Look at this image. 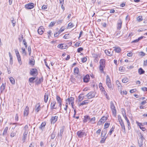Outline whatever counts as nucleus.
<instances>
[{"instance_id": "obj_1", "label": "nucleus", "mask_w": 147, "mask_h": 147, "mask_svg": "<svg viewBox=\"0 0 147 147\" xmlns=\"http://www.w3.org/2000/svg\"><path fill=\"white\" fill-rule=\"evenodd\" d=\"M106 84L107 86L110 90H113L112 85L111 83V80L109 76L107 75L106 76Z\"/></svg>"}, {"instance_id": "obj_2", "label": "nucleus", "mask_w": 147, "mask_h": 147, "mask_svg": "<svg viewBox=\"0 0 147 147\" xmlns=\"http://www.w3.org/2000/svg\"><path fill=\"white\" fill-rule=\"evenodd\" d=\"M77 135L78 138H82L86 136V134L84 130H80L77 132Z\"/></svg>"}, {"instance_id": "obj_3", "label": "nucleus", "mask_w": 147, "mask_h": 147, "mask_svg": "<svg viewBox=\"0 0 147 147\" xmlns=\"http://www.w3.org/2000/svg\"><path fill=\"white\" fill-rule=\"evenodd\" d=\"M110 107L113 114L115 115L116 113V111L115 105L112 101L110 102Z\"/></svg>"}, {"instance_id": "obj_4", "label": "nucleus", "mask_w": 147, "mask_h": 147, "mask_svg": "<svg viewBox=\"0 0 147 147\" xmlns=\"http://www.w3.org/2000/svg\"><path fill=\"white\" fill-rule=\"evenodd\" d=\"M142 136L141 134V135L140 136V138H139V139L138 140V145L140 147H143L142 146L143 145V140L144 139Z\"/></svg>"}, {"instance_id": "obj_5", "label": "nucleus", "mask_w": 147, "mask_h": 147, "mask_svg": "<svg viewBox=\"0 0 147 147\" xmlns=\"http://www.w3.org/2000/svg\"><path fill=\"white\" fill-rule=\"evenodd\" d=\"M34 4L33 3H29L25 5V8L28 9H31L34 7Z\"/></svg>"}, {"instance_id": "obj_6", "label": "nucleus", "mask_w": 147, "mask_h": 147, "mask_svg": "<svg viewBox=\"0 0 147 147\" xmlns=\"http://www.w3.org/2000/svg\"><path fill=\"white\" fill-rule=\"evenodd\" d=\"M92 120V118H91L90 116L88 115H86L84 117V119L83 120L84 122H88V123L91 121Z\"/></svg>"}, {"instance_id": "obj_7", "label": "nucleus", "mask_w": 147, "mask_h": 147, "mask_svg": "<svg viewBox=\"0 0 147 147\" xmlns=\"http://www.w3.org/2000/svg\"><path fill=\"white\" fill-rule=\"evenodd\" d=\"M74 98L73 97H70L69 98H68L67 100L68 101L69 104H71L72 107L73 108L74 104Z\"/></svg>"}, {"instance_id": "obj_8", "label": "nucleus", "mask_w": 147, "mask_h": 147, "mask_svg": "<svg viewBox=\"0 0 147 147\" xmlns=\"http://www.w3.org/2000/svg\"><path fill=\"white\" fill-rule=\"evenodd\" d=\"M56 99L57 102L59 104V106L61 108L62 99L58 95L56 96Z\"/></svg>"}, {"instance_id": "obj_9", "label": "nucleus", "mask_w": 147, "mask_h": 147, "mask_svg": "<svg viewBox=\"0 0 147 147\" xmlns=\"http://www.w3.org/2000/svg\"><path fill=\"white\" fill-rule=\"evenodd\" d=\"M107 118L106 117L103 116L98 122L99 125H101L104 123L107 120Z\"/></svg>"}, {"instance_id": "obj_10", "label": "nucleus", "mask_w": 147, "mask_h": 147, "mask_svg": "<svg viewBox=\"0 0 147 147\" xmlns=\"http://www.w3.org/2000/svg\"><path fill=\"white\" fill-rule=\"evenodd\" d=\"M38 73L37 70L35 68H33L30 69V74L31 76H34L37 74Z\"/></svg>"}, {"instance_id": "obj_11", "label": "nucleus", "mask_w": 147, "mask_h": 147, "mask_svg": "<svg viewBox=\"0 0 147 147\" xmlns=\"http://www.w3.org/2000/svg\"><path fill=\"white\" fill-rule=\"evenodd\" d=\"M105 52L106 55L109 56H112L113 55V51H112L111 49L105 50Z\"/></svg>"}, {"instance_id": "obj_12", "label": "nucleus", "mask_w": 147, "mask_h": 147, "mask_svg": "<svg viewBox=\"0 0 147 147\" xmlns=\"http://www.w3.org/2000/svg\"><path fill=\"white\" fill-rule=\"evenodd\" d=\"M29 113V107L26 106L24 109V116H27L28 114Z\"/></svg>"}, {"instance_id": "obj_13", "label": "nucleus", "mask_w": 147, "mask_h": 147, "mask_svg": "<svg viewBox=\"0 0 147 147\" xmlns=\"http://www.w3.org/2000/svg\"><path fill=\"white\" fill-rule=\"evenodd\" d=\"M92 58H94V61L95 63H97L98 60L99 58L98 57V55L96 54H92Z\"/></svg>"}, {"instance_id": "obj_14", "label": "nucleus", "mask_w": 147, "mask_h": 147, "mask_svg": "<svg viewBox=\"0 0 147 147\" xmlns=\"http://www.w3.org/2000/svg\"><path fill=\"white\" fill-rule=\"evenodd\" d=\"M58 116H55L52 117L51 118V123L53 124L55 123L57 121Z\"/></svg>"}, {"instance_id": "obj_15", "label": "nucleus", "mask_w": 147, "mask_h": 147, "mask_svg": "<svg viewBox=\"0 0 147 147\" xmlns=\"http://www.w3.org/2000/svg\"><path fill=\"white\" fill-rule=\"evenodd\" d=\"M44 31V29L42 26H40L38 30V34L40 35L43 34Z\"/></svg>"}, {"instance_id": "obj_16", "label": "nucleus", "mask_w": 147, "mask_h": 147, "mask_svg": "<svg viewBox=\"0 0 147 147\" xmlns=\"http://www.w3.org/2000/svg\"><path fill=\"white\" fill-rule=\"evenodd\" d=\"M122 23V22L121 20V19L119 20L117 27V28L118 30H120L121 29Z\"/></svg>"}, {"instance_id": "obj_17", "label": "nucleus", "mask_w": 147, "mask_h": 147, "mask_svg": "<svg viewBox=\"0 0 147 147\" xmlns=\"http://www.w3.org/2000/svg\"><path fill=\"white\" fill-rule=\"evenodd\" d=\"M56 103L55 101H53L51 103V109L53 110L54 109H57V108L56 107H55Z\"/></svg>"}, {"instance_id": "obj_18", "label": "nucleus", "mask_w": 147, "mask_h": 147, "mask_svg": "<svg viewBox=\"0 0 147 147\" xmlns=\"http://www.w3.org/2000/svg\"><path fill=\"white\" fill-rule=\"evenodd\" d=\"M89 79L90 78L89 75H86L83 78V81L84 82L87 83L89 81Z\"/></svg>"}, {"instance_id": "obj_19", "label": "nucleus", "mask_w": 147, "mask_h": 147, "mask_svg": "<svg viewBox=\"0 0 147 147\" xmlns=\"http://www.w3.org/2000/svg\"><path fill=\"white\" fill-rule=\"evenodd\" d=\"M49 97L48 93H46L44 96V101L45 103H47L48 101Z\"/></svg>"}, {"instance_id": "obj_20", "label": "nucleus", "mask_w": 147, "mask_h": 147, "mask_svg": "<svg viewBox=\"0 0 147 147\" xmlns=\"http://www.w3.org/2000/svg\"><path fill=\"white\" fill-rule=\"evenodd\" d=\"M105 60L104 59H101L100 62V65L105 66Z\"/></svg>"}, {"instance_id": "obj_21", "label": "nucleus", "mask_w": 147, "mask_h": 147, "mask_svg": "<svg viewBox=\"0 0 147 147\" xmlns=\"http://www.w3.org/2000/svg\"><path fill=\"white\" fill-rule=\"evenodd\" d=\"M16 56L18 59V62L19 64L20 65H21L22 63V62L21 61V58L20 56V54L16 55Z\"/></svg>"}, {"instance_id": "obj_22", "label": "nucleus", "mask_w": 147, "mask_h": 147, "mask_svg": "<svg viewBox=\"0 0 147 147\" xmlns=\"http://www.w3.org/2000/svg\"><path fill=\"white\" fill-rule=\"evenodd\" d=\"M144 36H141L140 37H139L137 39H136L135 40H133L132 42V43H136L138 42L140 40L142 39Z\"/></svg>"}, {"instance_id": "obj_23", "label": "nucleus", "mask_w": 147, "mask_h": 147, "mask_svg": "<svg viewBox=\"0 0 147 147\" xmlns=\"http://www.w3.org/2000/svg\"><path fill=\"white\" fill-rule=\"evenodd\" d=\"M138 73L140 75H141L144 74L145 71L142 68H140L138 69Z\"/></svg>"}, {"instance_id": "obj_24", "label": "nucleus", "mask_w": 147, "mask_h": 147, "mask_svg": "<svg viewBox=\"0 0 147 147\" xmlns=\"http://www.w3.org/2000/svg\"><path fill=\"white\" fill-rule=\"evenodd\" d=\"M28 127L27 125H26L24 127V133L25 134H28Z\"/></svg>"}, {"instance_id": "obj_25", "label": "nucleus", "mask_w": 147, "mask_h": 147, "mask_svg": "<svg viewBox=\"0 0 147 147\" xmlns=\"http://www.w3.org/2000/svg\"><path fill=\"white\" fill-rule=\"evenodd\" d=\"M114 48V50L115 51V52L119 53L121 51V49L120 47H115Z\"/></svg>"}, {"instance_id": "obj_26", "label": "nucleus", "mask_w": 147, "mask_h": 147, "mask_svg": "<svg viewBox=\"0 0 147 147\" xmlns=\"http://www.w3.org/2000/svg\"><path fill=\"white\" fill-rule=\"evenodd\" d=\"M46 125V123L45 122H42L39 126V128L41 129L42 130Z\"/></svg>"}, {"instance_id": "obj_27", "label": "nucleus", "mask_w": 147, "mask_h": 147, "mask_svg": "<svg viewBox=\"0 0 147 147\" xmlns=\"http://www.w3.org/2000/svg\"><path fill=\"white\" fill-rule=\"evenodd\" d=\"M22 50V53L23 56H26L27 55V53L26 52L25 49L23 47L21 48Z\"/></svg>"}, {"instance_id": "obj_28", "label": "nucleus", "mask_w": 147, "mask_h": 147, "mask_svg": "<svg viewBox=\"0 0 147 147\" xmlns=\"http://www.w3.org/2000/svg\"><path fill=\"white\" fill-rule=\"evenodd\" d=\"M36 108L35 110V111H36L37 112H38L40 109V104L39 103L37 104V105L36 106Z\"/></svg>"}, {"instance_id": "obj_29", "label": "nucleus", "mask_w": 147, "mask_h": 147, "mask_svg": "<svg viewBox=\"0 0 147 147\" xmlns=\"http://www.w3.org/2000/svg\"><path fill=\"white\" fill-rule=\"evenodd\" d=\"M64 45L65 46V45L63 44H59L58 45L57 47L61 49H65L64 47Z\"/></svg>"}, {"instance_id": "obj_30", "label": "nucleus", "mask_w": 147, "mask_h": 147, "mask_svg": "<svg viewBox=\"0 0 147 147\" xmlns=\"http://www.w3.org/2000/svg\"><path fill=\"white\" fill-rule=\"evenodd\" d=\"M107 133V130L106 129H105L104 130H103L101 134L102 135V137H105L106 134Z\"/></svg>"}, {"instance_id": "obj_31", "label": "nucleus", "mask_w": 147, "mask_h": 147, "mask_svg": "<svg viewBox=\"0 0 147 147\" xmlns=\"http://www.w3.org/2000/svg\"><path fill=\"white\" fill-rule=\"evenodd\" d=\"M64 131V127H62V129L60 131L59 133L58 134V135L61 137H62Z\"/></svg>"}, {"instance_id": "obj_32", "label": "nucleus", "mask_w": 147, "mask_h": 147, "mask_svg": "<svg viewBox=\"0 0 147 147\" xmlns=\"http://www.w3.org/2000/svg\"><path fill=\"white\" fill-rule=\"evenodd\" d=\"M27 134H25V133H24L22 137V140L23 141V142H24L27 138Z\"/></svg>"}, {"instance_id": "obj_33", "label": "nucleus", "mask_w": 147, "mask_h": 147, "mask_svg": "<svg viewBox=\"0 0 147 147\" xmlns=\"http://www.w3.org/2000/svg\"><path fill=\"white\" fill-rule=\"evenodd\" d=\"M120 125L121 126V128L122 129L124 130V131H125V128L124 123L123 121L119 123Z\"/></svg>"}, {"instance_id": "obj_34", "label": "nucleus", "mask_w": 147, "mask_h": 147, "mask_svg": "<svg viewBox=\"0 0 147 147\" xmlns=\"http://www.w3.org/2000/svg\"><path fill=\"white\" fill-rule=\"evenodd\" d=\"M9 80L11 83L14 84H15V81L14 79L12 77H11L9 78Z\"/></svg>"}, {"instance_id": "obj_35", "label": "nucleus", "mask_w": 147, "mask_h": 147, "mask_svg": "<svg viewBox=\"0 0 147 147\" xmlns=\"http://www.w3.org/2000/svg\"><path fill=\"white\" fill-rule=\"evenodd\" d=\"M84 96L83 94H80L78 97V100L79 101H81L84 98Z\"/></svg>"}, {"instance_id": "obj_36", "label": "nucleus", "mask_w": 147, "mask_h": 147, "mask_svg": "<svg viewBox=\"0 0 147 147\" xmlns=\"http://www.w3.org/2000/svg\"><path fill=\"white\" fill-rule=\"evenodd\" d=\"M5 88V84H3L1 86V92H2L4 90Z\"/></svg>"}, {"instance_id": "obj_37", "label": "nucleus", "mask_w": 147, "mask_h": 147, "mask_svg": "<svg viewBox=\"0 0 147 147\" xmlns=\"http://www.w3.org/2000/svg\"><path fill=\"white\" fill-rule=\"evenodd\" d=\"M142 16H139L137 18V20L139 22H141L143 20Z\"/></svg>"}, {"instance_id": "obj_38", "label": "nucleus", "mask_w": 147, "mask_h": 147, "mask_svg": "<svg viewBox=\"0 0 147 147\" xmlns=\"http://www.w3.org/2000/svg\"><path fill=\"white\" fill-rule=\"evenodd\" d=\"M129 81V79L127 78H125L122 79V82L123 83H126Z\"/></svg>"}, {"instance_id": "obj_39", "label": "nucleus", "mask_w": 147, "mask_h": 147, "mask_svg": "<svg viewBox=\"0 0 147 147\" xmlns=\"http://www.w3.org/2000/svg\"><path fill=\"white\" fill-rule=\"evenodd\" d=\"M36 78L35 77H31L29 78V81L31 83H33V81L35 80Z\"/></svg>"}, {"instance_id": "obj_40", "label": "nucleus", "mask_w": 147, "mask_h": 147, "mask_svg": "<svg viewBox=\"0 0 147 147\" xmlns=\"http://www.w3.org/2000/svg\"><path fill=\"white\" fill-rule=\"evenodd\" d=\"M88 102V100H84V101L82 102L81 103L80 105H83L86 104V103H87Z\"/></svg>"}, {"instance_id": "obj_41", "label": "nucleus", "mask_w": 147, "mask_h": 147, "mask_svg": "<svg viewBox=\"0 0 147 147\" xmlns=\"http://www.w3.org/2000/svg\"><path fill=\"white\" fill-rule=\"evenodd\" d=\"M43 78H40L36 82V84H40L41 82L43 81Z\"/></svg>"}, {"instance_id": "obj_42", "label": "nucleus", "mask_w": 147, "mask_h": 147, "mask_svg": "<svg viewBox=\"0 0 147 147\" xmlns=\"http://www.w3.org/2000/svg\"><path fill=\"white\" fill-rule=\"evenodd\" d=\"M31 59L32 60L30 59V60L29 63L31 65H34L35 63L34 61H33L32 58H31Z\"/></svg>"}, {"instance_id": "obj_43", "label": "nucleus", "mask_w": 147, "mask_h": 147, "mask_svg": "<svg viewBox=\"0 0 147 147\" xmlns=\"http://www.w3.org/2000/svg\"><path fill=\"white\" fill-rule=\"evenodd\" d=\"M125 68L123 67H120L119 68V70L121 72H124L125 71Z\"/></svg>"}, {"instance_id": "obj_44", "label": "nucleus", "mask_w": 147, "mask_h": 147, "mask_svg": "<svg viewBox=\"0 0 147 147\" xmlns=\"http://www.w3.org/2000/svg\"><path fill=\"white\" fill-rule=\"evenodd\" d=\"M55 136V134L54 132H53L51 134V138L52 139H53Z\"/></svg>"}, {"instance_id": "obj_45", "label": "nucleus", "mask_w": 147, "mask_h": 147, "mask_svg": "<svg viewBox=\"0 0 147 147\" xmlns=\"http://www.w3.org/2000/svg\"><path fill=\"white\" fill-rule=\"evenodd\" d=\"M114 129H115V127L113 126L109 131V134L110 135H111L112 134V132L113 131H114Z\"/></svg>"}, {"instance_id": "obj_46", "label": "nucleus", "mask_w": 147, "mask_h": 147, "mask_svg": "<svg viewBox=\"0 0 147 147\" xmlns=\"http://www.w3.org/2000/svg\"><path fill=\"white\" fill-rule=\"evenodd\" d=\"M109 125H110V123H106L105 124V125H104V127H105L104 129H105V128H108L109 127Z\"/></svg>"}, {"instance_id": "obj_47", "label": "nucleus", "mask_w": 147, "mask_h": 147, "mask_svg": "<svg viewBox=\"0 0 147 147\" xmlns=\"http://www.w3.org/2000/svg\"><path fill=\"white\" fill-rule=\"evenodd\" d=\"M8 127H6L5 128V129L3 131V135H4L7 133V131L8 129Z\"/></svg>"}, {"instance_id": "obj_48", "label": "nucleus", "mask_w": 147, "mask_h": 147, "mask_svg": "<svg viewBox=\"0 0 147 147\" xmlns=\"http://www.w3.org/2000/svg\"><path fill=\"white\" fill-rule=\"evenodd\" d=\"M74 71L75 73L78 74L79 72L78 68L77 67L75 68L74 69Z\"/></svg>"}, {"instance_id": "obj_49", "label": "nucleus", "mask_w": 147, "mask_h": 147, "mask_svg": "<svg viewBox=\"0 0 147 147\" xmlns=\"http://www.w3.org/2000/svg\"><path fill=\"white\" fill-rule=\"evenodd\" d=\"M103 137V138L101 139V140L100 141V142L101 143H104L105 142V140L106 138V137Z\"/></svg>"}, {"instance_id": "obj_50", "label": "nucleus", "mask_w": 147, "mask_h": 147, "mask_svg": "<svg viewBox=\"0 0 147 147\" xmlns=\"http://www.w3.org/2000/svg\"><path fill=\"white\" fill-rule=\"evenodd\" d=\"M23 43L24 45L26 48H27V43L26 42L25 39H23Z\"/></svg>"}, {"instance_id": "obj_51", "label": "nucleus", "mask_w": 147, "mask_h": 147, "mask_svg": "<svg viewBox=\"0 0 147 147\" xmlns=\"http://www.w3.org/2000/svg\"><path fill=\"white\" fill-rule=\"evenodd\" d=\"M28 50L29 53V55L30 56L31 55V48L30 46H29L28 47Z\"/></svg>"}, {"instance_id": "obj_52", "label": "nucleus", "mask_w": 147, "mask_h": 147, "mask_svg": "<svg viewBox=\"0 0 147 147\" xmlns=\"http://www.w3.org/2000/svg\"><path fill=\"white\" fill-rule=\"evenodd\" d=\"M56 22H51L50 24L49 25V27H52L55 24Z\"/></svg>"}, {"instance_id": "obj_53", "label": "nucleus", "mask_w": 147, "mask_h": 147, "mask_svg": "<svg viewBox=\"0 0 147 147\" xmlns=\"http://www.w3.org/2000/svg\"><path fill=\"white\" fill-rule=\"evenodd\" d=\"M118 119L119 123L123 122V121L121 116L119 115L118 116Z\"/></svg>"}, {"instance_id": "obj_54", "label": "nucleus", "mask_w": 147, "mask_h": 147, "mask_svg": "<svg viewBox=\"0 0 147 147\" xmlns=\"http://www.w3.org/2000/svg\"><path fill=\"white\" fill-rule=\"evenodd\" d=\"M92 93L91 92H89L87 94V96L89 99L91 98H92Z\"/></svg>"}, {"instance_id": "obj_55", "label": "nucleus", "mask_w": 147, "mask_h": 147, "mask_svg": "<svg viewBox=\"0 0 147 147\" xmlns=\"http://www.w3.org/2000/svg\"><path fill=\"white\" fill-rule=\"evenodd\" d=\"M13 20H11V22L13 26L14 27L16 25V21L13 20Z\"/></svg>"}, {"instance_id": "obj_56", "label": "nucleus", "mask_w": 147, "mask_h": 147, "mask_svg": "<svg viewBox=\"0 0 147 147\" xmlns=\"http://www.w3.org/2000/svg\"><path fill=\"white\" fill-rule=\"evenodd\" d=\"M104 67H105V66L100 65L99 69L101 72H103V68Z\"/></svg>"}, {"instance_id": "obj_57", "label": "nucleus", "mask_w": 147, "mask_h": 147, "mask_svg": "<svg viewBox=\"0 0 147 147\" xmlns=\"http://www.w3.org/2000/svg\"><path fill=\"white\" fill-rule=\"evenodd\" d=\"M139 55L142 57L144 56L145 55V54L143 52H140L139 53Z\"/></svg>"}, {"instance_id": "obj_58", "label": "nucleus", "mask_w": 147, "mask_h": 147, "mask_svg": "<svg viewBox=\"0 0 147 147\" xmlns=\"http://www.w3.org/2000/svg\"><path fill=\"white\" fill-rule=\"evenodd\" d=\"M68 27L70 28H71L74 26L73 23L71 22H70L68 24Z\"/></svg>"}, {"instance_id": "obj_59", "label": "nucleus", "mask_w": 147, "mask_h": 147, "mask_svg": "<svg viewBox=\"0 0 147 147\" xmlns=\"http://www.w3.org/2000/svg\"><path fill=\"white\" fill-rule=\"evenodd\" d=\"M83 50V49L82 47H80L78 48L77 49V52L78 53H80L81 51H82Z\"/></svg>"}, {"instance_id": "obj_60", "label": "nucleus", "mask_w": 147, "mask_h": 147, "mask_svg": "<svg viewBox=\"0 0 147 147\" xmlns=\"http://www.w3.org/2000/svg\"><path fill=\"white\" fill-rule=\"evenodd\" d=\"M87 60V58L84 57L82 59V61L83 63L85 62Z\"/></svg>"}, {"instance_id": "obj_61", "label": "nucleus", "mask_w": 147, "mask_h": 147, "mask_svg": "<svg viewBox=\"0 0 147 147\" xmlns=\"http://www.w3.org/2000/svg\"><path fill=\"white\" fill-rule=\"evenodd\" d=\"M141 89L142 90H143L144 92L147 91V88L146 87H144L142 88Z\"/></svg>"}, {"instance_id": "obj_62", "label": "nucleus", "mask_w": 147, "mask_h": 147, "mask_svg": "<svg viewBox=\"0 0 147 147\" xmlns=\"http://www.w3.org/2000/svg\"><path fill=\"white\" fill-rule=\"evenodd\" d=\"M23 35H22L21 36V37L19 38H18L19 42H21L22 40H23Z\"/></svg>"}, {"instance_id": "obj_63", "label": "nucleus", "mask_w": 147, "mask_h": 147, "mask_svg": "<svg viewBox=\"0 0 147 147\" xmlns=\"http://www.w3.org/2000/svg\"><path fill=\"white\" fill-rule=\"evenodd\" d=\"M15 120L16 121H18V114H16V115Z\"/></svg>"}, {"instance_id": "obj_64", "label": "nucleus", "mask_w": 147, "mask_h": 147, "mask_svg": "<svg viewBox=\"0 0 147 147\" xmlns=\"http://www.w3.org/2000/svg\"><path fill=\"white\" fill-rule=\"evenodd\" d=\"M105 96V97H106V98H107V99L108 100H109L110 99V98H109V96L107 94V93H106L105 95H104Z\"/></svg>"}]
</instances>
